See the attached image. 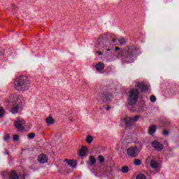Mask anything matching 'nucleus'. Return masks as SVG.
<instances>
[{
  "label": "nucleus",
  "instance_id": "1",
  "mask_svg": "<svg viewBox=\"0 0 179 179\" xmlns=\"http://www.w3.org/2000/svg\"><path fill=\"white\" fill-rule=\"evenodd\" d=\"M14 101H13L12 98L7 100L6 106L8 108H11V113L13 114H16L19 111V107L24 104V99L22 96L16 95L14 96Z\"/></svg>",
  "mask_w": 179,
  "mask_h": 179
},
{
  "label": "nucleus",
  "instance_id": "2",
  "mask_svg": "<svg viewBox=\"0 0 179 179\" xmlns=\"http://www.w3.org/2000/svg\"><path fill=\"white\" fill-rule=\"evenodd\" d=\"M14 86L16 90L26 92L30 89V80L26 76H20L15 79Z\"/></svg>",
  "mask_w": 179,
  "mask_h": 179
},
{
  "label": "nucleus",
  "instance_id": "3",
  "mask_svg": "<svg viewBox=\"0 0 179 179\" xmlns=\"http://www.w3.org/2000/svg\"><path fill=\"white\" fill-rule=\"evenodd\" d=\"M129 106H134L136 104V101L139 99V91L137 89L132 88L129 92Z\"/></svg>",
  "mask_w": 179,
  "mask_h": 179
},
{
  "label": "nucleus",
  "instance_id": "4",
  "mask_svg": "<svg viewBox=\"0 0 179 179\" xmlns=\"http://www.w3.org/2000/svg\"><path fill=\"white\" fill-rule=\"evenodd\" d=\"M114 99L113 91L110 89H108L106 91L102 92L101 96V100L103 103H111Z\"/></svg>",
  "mask_w": 179,
  "mask_h": 179
},
{
  "label": "nucleus",
  "instance_id": "5",
  "mask_svg": "<svg viewBox=\"0 0 179 179\" xmlns=\"http://www.w3.org/2000/svg\"><path fill=\"white\" fill-rule=\"evenodd\" d=\"M138 55H139V50L138 48L129 49L127 54L126 59L132 61L134 57H138Z\"/></svg>",
  "mask_w": 179,
  "mask_h": 179
},
{
  "label": "nucleus",
  "instance_id": "6",
  "mask_svg": "<svg viewBox=\"0 0 179 179\" xmlns=\"http://www.w3.org/2000/svg\"><path fill=\"white\" fill-rule=\"evenodd\" d=\"M127 155L129 157H136L139 155V150L137 147H130L127 149Z\"/></svg>",
  "mask_w": 179,
  "mask_h": 179
},
{
  "label": "nucleus",
  "instance_id": "7",
  "mask_svg": "<svg viewBox=\"0 0 179 179\" xmlns=\"http://www.w3.org/2000/svg\"><path fill=\"white\" fill-rule=\"evenodd\" d=\"M148 162H150V166L154 170H157L159 167L160 166V164L157 161H156V158L155 157H148L147 159Z\"/></svg>",
  "mask_w": 179,
  "mask_h": 179
},
{
  "label": "nucleus",
  "instance_id": "8",
  "mask_svg": "<svg viewBox=\"0 0 179 179\" xmlns=\"http://www.w3.org/2000/svg\"><path fill=\"white\" fill-rule=\"evenodd\" d=\"M139 120V116L136 115L134 117H127L124 119V122L126 124V125H132L134 122H138V120Z\"/></svg>",
  "mask_w": 179,
  "mask_h": 179
},
{
  "label": "nucleus",
  "instance_id": "9",
  "mask_svg": "<svg viewBox=\"0 0 179 179\" xmlns=\"http://www.w3.org/2000/svg\"><path fill=\"white\" fill-rule=\"evenodd\" d=\"M25 122L22 119H18L15 122V127L17 131H23L24 129V127L23 125H24Z\"/></svg>",
  "mask_w": 179,
  "mask_h": 179
},
{
  "label": "nucleus",
  "instance_id": "10",
  "mask_svg": "<svg viewBox=\"0 0 179 179\" xmlns=\"http://www.w3.org/2000/svg\"><path fill=\"white\" fill-rule=\"evenodd\" d=\"M151 145L152 148H154V149H155V150H157L158 152H160V150H163V144H161L159 141H152Z\"/></svg>",
  "mask_w": 179,
  "mask_h": 179
},
{
  "label": "nucleus",
  "instance_id": "11",
  "mask_svg": "<svg viewBox=\"0 0 179 179\" xmlns=\"http://www.w3.org/2000/svg\"><path fill=\"white\" fill-rule=\"evenodd\" d=\"M136 86L138 87V89H141L142 92H148V90H149V86L146 85L145 83L137 82Z\"/></svg>",
  "mask_w": 179,
  "mask_h": 179
},
{
  "label": "nucleus",
  "instance_id": "12",
  "mask_svg": "<svg viewBox=\"0 0 179 179\" xmlns=\"http://www.w3.org/2000/svg\"><path fill=\"white\" fill-rule=\"evenodd\" d=\"M156 131H157V127L156 125L151 124L148 127V132L151 136H153L156 134Z\"/></svg>",
  "mask_w": 179,
  "mask_h": 179
},
{
  "label": "nucleus",
  "instance_id": "13",
  "mask_svg": "<svg viewBox=\"0 0 179 179\" xmlns=\"http://www.w3.org/2000/svg\"><path fill=\"white\" fill-rule=\"evenodd\" d=\"M38 162L42 164L47 163L48 162V157L44 154L40 155L38 157Z\"/></svg>",
  "mask_w": 179,
  "mask_h": 179
},
{
  "label": "nucleus",
  "instance_id": "14",
  "mask_svg": "<svg viewBox=\"0 0 179 179\" xmlns=\"http://www.w3.org/2000/svg\"><path fill=\"white\" fill-rule=\"evenodd\" d=\"M96 163H97L96 158H94L93 156H90L88 160L87 161V164H88V166H94Z\"/></svg>",
  "mask_w": 179,
  "mask_h": 179
},
{
  "label": "nucleus",
  "instance_id": "15",
  "mask_svg": "<svg viewBox=\"0 0 179 179\" xmlns=\"http://www.w3.org/2000/svg\"><path fill=\"white\" fill-rule=\"evenodd\" d=\"M95 68L98 72H101V71L104 70V68H106V66L104 65V63L103 62H99L95 65Z\"/></svg>",
  "mask_w": 179,
  "mask_h": 179
},
{
  "label": "nucleus",
  "instance_id": "16",
  "mask_svg": "<svg viewBox=\"0 0 179 179\" xmlns=\"http://www.w3.org/2000/svg\"><path fill=\"white\" fill-rule=\"evenodd\" d=\"M64 162L66 163H67V164H69V166H70V167L75 168V167H76V166H78V162H76V161H75V160L65 159Z\"/></svg>",
  "mask_w": 179,
  "mask_h": 179
},
{
  "label": "nucleus",
  "instance_id": "17",
  "mask_svg": "<svg viewBox=\"0 0 179 179\" xmlns=\"http://www.w3.org/2000/svg\"><path fill=\"white\" fill-rule=\"evenodd\" d=\"M124 146H127V141L125 139H122L117 144L118 149H122Z\"/></svg>",
  "mask_w": 179,
  "mask_h": 179
},
{
  "label": "nucleus",
  "instance_id": "18",
  "mask_svg": "<svg viewBox=\"0 0 179 179\" xmlns=\"http://www.w3.org/2000/svg\"><path fill=\"white\" fill-rule=\"evenodd\" d=\"M10 179H19V173L15 171L10 172Z\"/></svg>",
  "mask_w": 179,
  "mask_h": 179
},
{
  "label": "nucleus",
  "instance_id": "19",
  "mask_svg": "<svg viewBox=\"0 0 179 179\" xmlns=\"http://www.w3.org/2000/svg\"><path fill=\"white\" fill-rule=\"evenodd\" d=\"M45 122L48 125H52L54 124V122H55V120H54V118H52V117L49 116L46 118Z\"/></svg>",
  "mask_w": 179,
  "mask_h": 179
},
{
  "label": "nucleus",
  "instance_id": "20",
  "mask_svg": "<svg viewBox=\"0 0 179 179\" xmlns=\"http://www.w3.org/2000/svg\"><path fill=\"white\" fill-rule=\"evenodd\" d=\"M86 150H87V148L86 147H82V148L79 151L80 156H81L82 157H83V156H85Z\"/></svg>",
  "mask_w": 179,
  "mask_h": 179
},
{
  "label": "nucleus",
  "instance_id": "21",
  "mask_svg": "<svg viewBox=\"0 0 179 179\" xmlns=\"http://www.w3.org/2000/svg\"><path fill=\"white\" fill-rule=\"evenodd\" d=\"M87 143H92L93 142V137L92 136H87L86 138Z\"/></svg>",
  "mask_w": 179,
  "mask_h": 179
},
{
  "label": "nucleus",
  "instance_id": "22",
  "mask_svg": "<svg viewBox=\"0 0 179 179\" xmlns=\"http://www.w3.org/2000/svg\"><path fill=\"white\" fill-rule=\"evenodd\" d=\"M122 173H128V171H129V168L127 166H124L122 167Z\"/></svg>",
  "mask_w": 179,
  "mask_h": 179
},
{
  "label": "nucleus",
  "instance_id": "23",
  "mask_svg": "<svg viewBox=\"0 0 179 179\" xmlns=\"http://www.w3.org/2000/svg\"><path fill=\"white\" fill-rule=\"evenodd\" d=\"M136 179H146V176L142 173H140L136 176Z\"/></svg>",
  "mask_w": 179,
  "mask_h": 179
},
{
  "label": "nucleus",
  "instance_id": "24",
  "mask_svg": "<svg viewBox=\"0 0 179 179\" xmlns=\"http://www.w3.org/2000/svg\"><path fill=\"white\" fill-rule=\"evenodd\" d=\"M98 160L100 163H104V162L106 161V159H104V157H103L102 155H99L98 157Z\"/></svg>",
  "mask_w": 179,
  "mask_h": 179
},
{
  "label": "nucleus",
  "instance_id": "25",
  "mask_svg": "<svg viewBox=\"0 0 179 179\" xmlns=\"http://www.w3.org/2000/svg\"><path fill=\"white\" fill-rule=\"evenodd\" d=\"M5 115V109L0 108V118H2Z\"/></svg>",
  "mask_w": 179,
  "mask_h": 179
},
{
  "label": "nucleus",
  "instance_id": "26",
  "mask_svg": "<svg viewBox=\"0 0 179 179\" xmlns=\"http://www.w3.org/2000/svg\"><path fill=\"white\" fill-rule=\"evenodd\" d=\"M141 163V159H134L135 166H140Z\"/></svg>",
  "mask_w": 179,
  "mask_h": 179
},
{
  "label": "nucleus",
  "instance_id": "27",
  "mask_svg": "<svg viewBox=\"0 0 179 179\" xmlns=\"http://www.w3.org/2000/svg\"><path fill=\"white\" fill-rule=\"evenodd\" d=\"M127 41H125V38H122L120 39H119V43L120 45H122L123 44H125Z\"/></svg>",
  "mask_w": 179,
  "mask_h": 179
},
{
  "label": "nucleus",
  "instance_id": "28",
  "mask_svg": "<svg viewBox=\"0 0 179 179\" xmlns=\"http://www.w3.org/2000/svg\"><path fill=\"white\" fill-rule=\"evenodd\" d=\"M36 136V134L34 133H30L28 134L29 139H33Z\"/></svg>",
  "mask_w": 179,
  "mask_h": 179
},
{
  "label": "nucleus",
  "instance_id": "29",
  "mask_svg": "<svg viewBox=\"0 0 179 179\" xmlns=\"http://www.w3.org/2000/svg\"><path fill=\"white\" fill-rule=\"evenodd\" d=\"M150 101H152V103H155V101H156V96L155 95H152L150 98Z\"/></svg>",
  "mask_w": 179,
  "mask_h": 179
},
{
  "label": "nucleus",
  "instance_id": "30",
  "mask_svg": "<svg viewBox=\"0 0 179 179\" xmlns=\"http://www.w3.org/2000/svg\"><path fill=\"white\" fill-rule=\"evenodd\" d=\"M13 141H15V142H17V141H19V136L18 135H14L13 136Z\"/></svg>",
  "mask_w": 179,
  "mask_h": 179
},
{
  "label": "nucleus",
  "instance_id": "31",
  "mask_svg": "<svg viewBox=\"0 0 179 179\" xmlns=\"http://www.w3.org/2000/svg\"><path fill=\"white\" fill-rule=\"evenodd\" d=\"M163 135H164L165 136H167L169 135V130H164L162 132Z\"/></svg>",
  "mask_w": 179,
  "mask_h": 179
},
{
  "label": "nucleus",
  "instance_id": "32",
  "mask_svg": "<svg viewBox=\"0 0 179 179\" xmlns=\"http://www.w3.org/2000/svg\"><path fill=\"white\" fill-rule=\"evenodd\" d=\"M10 136L9 135H6L4 137V141H8L10 139Z\"/></svg>",
  "mask_w": 179,
  "mask_h": 179
},
{
  "label": "nucleus",
  "instance_id": "33",
  "mask_svg": "<svg viewBox=\"0 0 179 179\" xmlns=\"http://www.w3.org/2000/svg\"><path fill=\"white\" fill-rule=\"evenodd\" d=\"M110 106H106V110H107V111H108V110H110Z\"/></svg>",
  "mask_w": 179,
  "mask_h": 179
},
{
  "label": "nucleus",
  "instance_id": "34",
  "mask_svg": "<svg viewBox=\"0 0 179 179\" xmlns=\"http://www.w3.org/2000/svg\"><path fill=\"white\" fill-rule=\"evenodd\" d=\"M98 55H103V53H101V52H96Z\"/></svg>",
  "mask_w": 179,
  "mask_h": 179
},
{
  "label": "nucleus",
  "instance_id": "35",
  "mask_svg": "<svg viewBox=\"0 0 179 179\" xmlns=\"http://www.w3.org/2000/svg\"><path fill=\"white\" fill-rule=\"evenodd\" d=\"M118 50H120V48L119 47H116L115 48V51H118Z\"/></svg>",
  "mask_w": 179,
  "mask_h": 179
},
{
  "label": "nucleus",
  "instance_id": "36",
  "mask_svg": "<svg viewBox=\"0 0 179 179\" xmlns=\"http://www.w3.org/2000/svg\"><path fill=\"white\" fill-rule=\"evenodd\" d=\"M113 43H115V39H113Z\"/></svg>",
  "mask_w": 179,
  "mask_h": 179
},
{
  "label": "nucleus",
  "instance_id": "37",
  "mask_svg": "<svg viewBox=\"0 0 179 179\" xmlns=\"http://www.w3.org/2000/svg\"><path fill=\"white\" fill-rule=\"evenodd\" d=\"M166 146H169V143H166Z\"/></svg>",
  "mask_w": 179,
  "mask_h": 179
},
{
  "label": "nucleus",
  "instance_id": "38",
  "mask_svg": "<svg viewBox=\"0 0 179 179\" xmlns=\"http://www.w3.org/2000/svg\"><path fill=\"white\" fill-rule=\"evenodd\" d=\"M98 43H103V41H101V42H98Z\"/></svg>",
  "mask_w": 179,
  "mask_h": 179
},
{
  "label": "nucleus",
  "instance_id": "39",
  "mask_svg": "<svg viewBox=\"0 0 179 179\" xmlns=\"http://www.w3.org/2000/svg\"><path fill=\"white\" fill-rule=\"evenodd\" d=\"M107 51H110V49H108Z\"/></svg>",
  "mask_w": 179,
  "mask_h": 179
},
{
  "label": "nucleus",
  "instance_id": "40",
  "mask_svg": "<svg viewBox=\"0 0 179 179\" xmlns=\"http://www.w3.org/2000/svg\"><path fill=\"white\" fill-rule=\"evenodd\" d=\"M4 173H8L7 171H5Z\"/></svg>",
  "mask_w": 179,
  "mask_h": 179
},
{
  "label": "nucleus",
  "instance_id": "41",
  "mask_svg": "<svg viewBox=\"0 0 179 179\" xmlns=\"http://www.w3.org/2000/svg\"><path fill=\"white\" fill-rule=\"evenodd\" d=\"M24 179V176H23Z\"/></svg>",
  "mask_w": 179,
  "mask_h": 179
}]
</instances>
